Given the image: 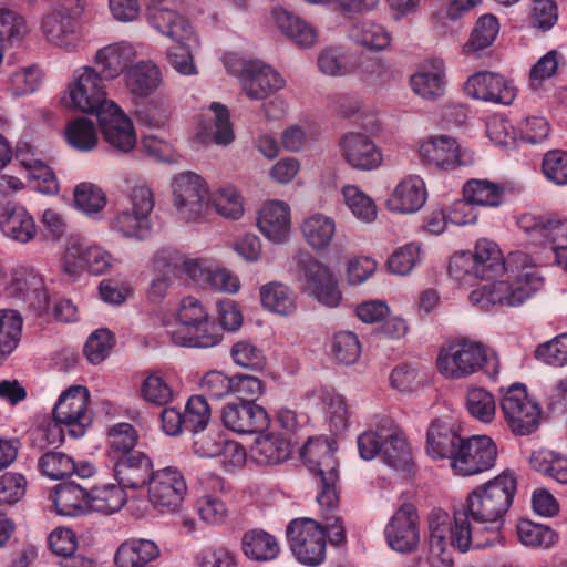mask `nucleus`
<instances>
[{
	"label": "nucleus",
	"instance_id": "1",
	"mask_svg": "<svg viewBox=\"0 0 567 567\" xmlns=\"http://www.w3.org/2000/svg\"><path fill=\"white\" fill-rule=\"evenodd\" d=\"M516 493V480L502 473L468 493L454 509V539L461 553L486 548L503 540L502 528Z\"/></svg>",
	"mask_w": 567,
	"mask_h": 567
},
{
	"label": "nucleus",
	"instance_id": "2",
	"mask_svg": "<svg viewBox=\"0 0 567 567\" xmlns=\"http://www.w3.org/2000/svg\"><path fill=\"white\" fill-rule=\"evenodd\" d=\"M506 271V279L473 290L470 293V301L484 310L516 308L543 287V277L536 270L533 258L524 251L508 255Z\"/></svg>",
	"mask_w": 567,
	"mask_h": 567
},
{
	"label": "nucleus",
	"instance_id": "3",
	"mask_svg": "<svg viewBox=\"0 0 567 567\" xmlns=\"http://www.w3.org/2000/svg\"><path fill=\"white\" fill-rule=\"evenodd\" d=\"M436 367L439 372L450 380L464 379L480 371L495 379L499 373V359L485 344L463 339L441 349Z\"/></svg>",
	"mask_w": 567,
	"mask_h": 567
},
{
	"label": "nucleus",
	"instance_id": "4",
	"mask_svg": "<svg viewBox=\"0 0 567 567\" xmlns=\"http://www.w3.org/2000/svg\"><path fill=\"white\" fill-rule=\"evenodd\" d=\"M177 322L168 333L172 341L181 347L212 348L220 337L215 333L204 305L195 297H184L176 310Z\"/></svg>",
	"mask_w": 567,
	"mask_h": 567
},
{
	"label": "nucleus",
	"instance_id": "5",
	"mask_svg": "<svg viewBox=\"0 0 567 567\" xmlns=\"http://www.w3.org/2000/svg\"><path fill=\"white\" fill-rule=\"evenodd\" d=\"M507 270V260L494 241L477 240L474 251L455 254L449 265L453 279L470 284L474 279H491Z\"/></svg>",
	"mask_w": 567,
	"mask_h": 567
},
{
	"label": "nucleus",
	"instance_id": "6",
	"mask_svg": "<svg viewBox=\"0 0 567 567\" xmlns=\"http://www.w3.org/2000/svg\"><path fill=\"white\" fill-rule=\"evenodd\" d=\"M100 75L91 65L76 68L61 96V103L65 107L96 115L115 107V103L107 99L104 80Z\"/></svg>",
	"mask_w": 567,
	"mask_h": 567
},
{
	"label": "nucleus",
	"instance_id": "7",
	"mask_svg": "<svg viewBox=\"0 0 567 567\" xmlns=\"http://www.w3.org/2000/svg\"><path fill=\"white\" fill-rule=\"evenodd\" d=\"M299 271L301 289L322 306L336 308L342 293L338 280L330 268L310 252L300 250L293 256Z\"/></svg>",
	"mask_w": 567,
	"mask_h": 567
},
{
	"label": "nucleus",
	"instance_id": "8",
	"mask_svg": "<svg viewBox=\"0 0 567 567\" xmlns=\"http://www.w3.org/2000/svg\"><path fill=\"white\" fill-rule=\"evenodd\" d=\"M89 401L90 392L83 385H72L64 390L53 408L55 424L50 427V431L61 433L59 424L63 425L72 437L83 436L93 421Z\"/></svg>",
	"mask_w": 567,
	"mask_h": 567
},
{
	"label": "nucleus",
	"instance_id": "9",
	"mask_svg": "<svg viewBox=\"0 0 567 567\" xmlns=\"http://www.w3.org/2000/svg\"><path fill=\"white\" fill-rule=\"evenodd\" d=\"M287 540L296 559L306 566H318L326 557V533L308 517L292 519L286 529Z\"/></svg>",
	"mask_w": 567,
	"mask_h": 567
},
{
	"label": "nucleus",
	"instance_id": "10",
	"mask_svg": "<svg viewBox=\"0 0 567 567\" xmlns=\"http://www.w3.org/2000/svg\"><path fill=\"white\" fill-rule=\"evenodd\" d=\"M173 200L179 219L190 223L205 217L208 209V188L205 179L194 172L176 175L172 184Z\"/></svg>",
	"mask_w": 567,
	"mask_h": 567
},
{
	"label": "nucleus",
	"instance_id": "11",
	"mask_svg": "<svg viewBox=\"0 0 567 567\" xmlns=\"http://www.w3.org/2000/svg\"><path fill=\"white\" fill-rule=\"evenodd\" d=\"M501 411L515 435H528L539 425L540 408L528 396L522 383L512 384L501 399Z\"/></svg>",
	"mask_w": 567,
	"mask_h": 567
},
{
	"label": "nucleus",
	"instance_id": "12",
	"mask_svg": "<svg viewBox=\"0 0 567 567\" xmlns=\"http://www.w3.org/2000/svg\"><path fill=\"white\" fill-rule=\"evenodd\" d=\"M497 455V446L489 436L462 437L450 466L458 476H472L494 467Z\"/></svg>",
	"mask_w": 567,
	"mask_h": 567
},
{
	"label": "nucleus",
	"instance_id": "13",
	"mask_svg": "<svg viewBox=\"0 0 567 567\" xmlns=\"http://www.w3.org/2000/svg\"><path fill=\"white\" fill-rule=\"evenodd\" d=\"M113 265L112 255L99 245H85L79 239H72L68 244L61 261L62 271L71 278H75L82 270L92 275H102Z\"/></svg>",
	"mask_w": 567,
	"mask_h": 567
},
{
	"label": "nucleus",
	"instance_id": "14",
	"mask_svg": "<svg viewBox=\"0 0 567 567\" xmlns=\"http://www.w3.org/2000/svg\"><path fill=\"white\" fill-rule=\"evenodd\" d=\"M429 553L431 567H453L452 547L458 549L454 539L455 520L443 509H433L429 514Z\"/></svg>",
	"mask_w": 567,
	"mask_h": 567
},
{
	"label": "nucleus",
	"instance_id": "15",
	"mask_svg": "<svg viewBox=\"0 0 567 567\" xmlns=\"http://www.w3.org/2000/svg\"><path fill=\"white\" fill-rule=\"evenodd\" d=\"M148 485V497L156 509L163 513L179 509L187 486L184 475L176 467L167 466L154 472Z\"/></svg>",
	"mask_w": 567,
	"mask_h": 567
},
{
	"label": "nucleus",
	"instance_id": "16",
	"mask_svg": "<svg viewBox=\"0 0 567 567\" xmlns=\"http://www.w3.org/2000/svg\"><path fill=\"white\" fill-rule=\"evenodd\" d=\"M389 547L401 554H411L420 545L419 515L413 504L401 505L384 528Z\"/></svg>",
	"mask_w": 567,
	"mask_h": 567
},
{
	"label": "nucleus",
	"instance_id": "17",
	"mask_svg": "<svg viewBox=\"0 0 567 567\" xmlns=\"http://www.w3.org/2000/svg\"><path fill=\"white\" fill-rule=\"evenodd\" d=\"M308 453L310 457L323 456L322 462L307 466L318 478L320 491L317 502L322 509L332 511L339 504L337 482L339 480L338 461L334 457V450L331 444H320Z\"/></svg>",
	"mask_w": 567,
	"mask_h": 567
},
{
	"label": "nucleus",
	"instance_id": "18",
	"mask_svg": "<svg viewBox=\"0 0 567 567\" xmlns=\"http://www.w3.org/2000/svg\"><path fill=\"white\" fill-rule=\"evenodd\" d=\"M97 118L103 140L112 151L127 154L135 148L137 135L133 122L116 104Z\"/></svg>",
	"mask_w": 567,
	"mask_h": 567
},
{
	"label": "nucleus",
	"instance_id": "19",
	"mask_svg": "<svg viewBox=\"0 0 567 567\" xmlns=\"http://www.w3.org/2000/svg\"><path fill=\"white\" fill-rule=\"evenodd\" d=\"M421 158L441 169H453L472 163V155L447 135L432 136L420 145Z\"/></svg>",
	"mask_w": 567,
	"mask_h": 567
},
{
	"label": "nucleus",
	"instance_id": "20",
	"mask_svg": "<svg viewBox=\"0 0 567 567\" xmlns=\"http://www.w3.org/2000/svg\"><path fill=\"white\" fill-rule=\"evenodd\" d=\"M342 158L354 169L372 171L383 162L381 150L365 134L350 132L339 141Z\"/></svg>",
	"mask_w": 567,
	"mask_h": 567
},
{
	"label": "nucleus",
	"instance_id": "21",
	"mask_svg": "<svg viewBox=\"0 0 567 567\" xmlns=\"http://www.w3.org/2000/svg\"><path fill=\"white\" fill-rule=\"evenodd\" d=\"M520 227L532 234V238L555 244L559 238L567 236L566 221L553 216H524L519 220ZM555 261L567 271V246L553 245L550 247Z\"/></svg>",
	"mask_w": 567,
	"mask_h": 567
},
{
	"label": "nucleus",
	"instance_id": "22",
	"mask_svg": "<svg viewBox=\"0 0 567 567\" xmlns=\"http://www.w3.org/2000/svg\"><path fill=\"white\" fill-rule=\"evenodd\" d=\"M40 30L48 43L66 51H74L82 41L78 19L63 12L48 11L41 19Z\"/></svg>",
	"mask_w": 567,
	"mask_h": 567
},
{
	"label": "nucleus",
	"instance_id": "23",
	"mask_svg": "<svg viewBox=\"0 0 567 567\" xmlns=\"http://www.w3.org/2000/svg\"><path fill=\"white\" fill-rule=\"evenodd\" d=\"M467 95L485 102L509 105L516 97V87L504 76L493 72H480L468 78Z\"/></svg>",
	"mask_w": 567,
	"mask_h": 567
},
{
	"label": "nucleus",
	"instance_id": "24",
	"mask_svg": "<svg viewBox=\"0 0 567 567\" xmlns=\"http://www.w3.org/2000/svg\"><path fill=\"white\" fill-rule=\"evenodd\" d=\"M240 82L244 92L251 100H264L281 90L286 84L279 72L259 61L245 64Z\"/></svg>",
	"mask_w": 567,
	"mask_h": 567
},
{
	"label": "nucleus",
	"instance_id": "25",
	"mask_svg": "<svg viewBox=\"0 0 567 567\" xmlns=\"http://www.w3.org/2000/svg\"><path fill=\"white\" fill-rule=\"evenodd\" d=\"M136 55L137 52L132 43L127 41L113 42L95 52L92 66L104 81H112L127 71Z\"/></svg>",
	"mask_w": 567,
	"mask_h": 567
},
{
	"label": "nucleus",
	"instance_id": "26",
	"mask_svg": "<svg viewBox=\"0 0 567 567\" xmlns=\"http://www.w3.org/2000/svg\"><path fill=\"white\" fill-rule=\"evenodd\" d=\"M224 425L237 433H258L269 424L266 410L252 401L227 403L221 414Z\"/></svg>",
	"mask_w": 567,
	"mask_h": 567
},
{
	"label": "nucleus",
	"instance_id": "27",
	"mask_svg": "<svg viewBox=\"0 0 567 567\" xmlns=\"http://www.w3.org/2000/svg\"><path fill=\"white\" fill-rule=\"evenodd\" d=\"M257 227L271 243H286L291 231V213L289 205L282 200H269L265 203L258 213Z\"/></svg>",
	"mask_w": 567,
	"mask_h": 567
},
{
	"label": "nucleus",
	"instance_id": "28",
	"mask_svg": "<svg viewBox=\"0 0 567 567\" xmlns=\"http://www.w3.org/2000/svg\"><path fill=\"white\" fill-rule=\"evenodd\" d=\"M427 192L424 181L419 175L403 177L391 193L386 207L400 214H413L425 204Z\"/></svg>",
	"mask_w": 567,
	"mask_h": 567
},
{
	"label": "nucleus",
	"instance_id": "29",
	"mask_svg": "<svg viewBox=\"0 0 567 567\" xmlns=\"http://www.w3.org/2000/svg\"><path fill=\"white\" fill-rule=\"evenodd\" d=\"M153 474L151 460L140 452L120 456L114 466V476L123 489L144 487Z\"/></svg>",
	"mask_w": 567,
	"mask_h": 567
},
{
	"label": "nucleus",
	"instance_id": "30",
	"mask_svg": "<svg viewBox=\"0 0 567 567\" xmlns=\"http://www.w3.org/2000/svg\"><path fill=\"white\" fill-rule=\"evenodd\" d=\"M125 86L133 97L146 99L163 83L159 68L151 60L131 64L124 75Z\"/></svg>",
	"mask_w": 567,
	"mask_h": 567
},
{
	"label": "nucleus",
	"instance_id": "31",
	"mask_svg": "<svg viewBox=\"0 0 567 567\" xmlns=\"http://www.w3.org/2000/svg\"><path fill=\"white\" fill-rule=\"evenodd\" d=\"M462 436L446 422L435 420L426 433V453L433 460H445L452 463Z\"/></svg>",
	"mask_w": 567,
	"mask_h": 567
},
{
	"label": "nucleus",
	"instance_id": "32",
	"mask_svg": "<svg viewBox=\"0 0 567 567\" xmlns=\"http://www.w3.org/2000/svg\"><path fill=\"white\" fill-rule=\"evenodd\" d=\"M2 234L18 243L27 244L37 235L33 217L22 206H6L0 213Z\"/></svg>",
	"mask_w": 567,
	"mask_h": 567
},
{
	"label": "nucleus",
	"instance_id": "33",
	"mask_svg": "<svg viewBox=\"0 0 567 567\" xmlns=\"http://www.w3.org/2000/svg\"><path fill=\"white\" fill-rule=\"evenodd\" d=\"M90 491L75 482H64L55 486L53 503L62 516L76 517L90 511Z\"/></svg>",
	"mask_w": 567,
	"mask_h": 567
},
{
	"label": "nucleus",
	"instance_id": "34",
	"mask_svg": "<svg viewBox=\"0 0 567 567\" xmlns=\"http://www.w3.org/2000/svg\"><path fill=\"white\" fill-rule=\"evenodd\" d=\"M159 555V547L154 540L130 538L118 546L114 563L117 567H145Z\"/></svg>",
	"mask_w": 567,
	"mask_h": 567
},
{
	"label": "nucleus",
	"instance_id": "35",
	"mask_svg": "<svg viewBox=\"0 0 567 567\" xmlns=\"http://www.w3.org/2000/svg\"><path fill=\"white\" fill-rule=\"evenodd\" d=\"M291 453L289 441L278 433H265L255 437L250 446V458L259 465H276Z\"/></svg>",
	"mask_w": 567,
	"mask_h": 567
},
{
	"label": "nucleus",
	"instance_id": "36",
	"mask_svg": "<svg viewBox=\"0 0 567 567\" xmlns=\"http://www.w3.org/2000/svg\"><path fill=\"white\" fill-rule=\"evenodd\" d=\"M385 443L382 460L395 471H406L412 463V453L405 434L392 420L383 431Z\"/></svg>",
	"mask_w": 567,
	"mask_h": 567
},
{
	"label": "nucleus",
	"instance_id": "37",
	"mask_svg": "<svg viewBox=\"0 0 567 567\" xmlns=\"http://www.w3.org/2000/svg\"><path fill=\"white\" fill-rule=\"evenodd\" d=\"M336 221L332 217L315 213L303 219L300 231L305 241L315 250H326L334 235Z\"/></svg>",
	"mask_w": 567,
	"mask_h": 567
},
{
	"label": "nucleus",
	"instance_id": "38",
	"mask_svg": "<svg viewBox=\"0 0 567 567\" xmlns=\"http://www.w3.org/2000/svg\"><path fill=\"white\" fill-rule=\"evenodd\" d=\"M413 92L424 100H436L445 92V71L442 60H435L431 68L411 76Z\"/></svg>",
	"mask_w": 567,
	"mask_h": 567
},
{
	"label": "nucleus",
	"instance_id": "39",
	"mask_svg": "<svg viewBox=\"0 0 567 567\" xmlns=\"http://www.w3.org/2000/svg\"><path fill=\"white\" fill-rule=\"evenodd\" d=\"M259 295L262 307L268 311L280 316H290L297 310L295 293L281 282L274 281L264 285Z\"/></svg>",
	"mask_w": 567,
	"mask_h": 567
},
{
	"label": "nucleus",
	"instance_id": "40",
	"mask_svg": "<svg viewBox=\"0 0 567 567\" xmlns=\"http://www.w3.org/2000/svg\"><path fill=\"white\" fill-rule=\"evenodd\" d=\"M22 328L23 318L18 310L0 309V364L19 346Z\"/></svg>",
	"mask_w": 567,
	"mask_h": 567
},
{
	"label": "nucleus",
	"instance_id": "41",
	"mask_svg": "<svg viewBox=\"0 0 567 567\" xmlns=\"http://www.w3.org/2000/svg\"><path fill=\"white\" fill-rule=\"evenodd\" d=\"M244 554L251 560L267 561L279 554V545L274 536L261 529L246 532L241 539Z\"/></svg>",
	"mask_w": 567,
	"mask_h": 567
},
{
	"label": "nucleus",
	"instance_id": "42",
	"mask_svg": "<svg viewBox=\"0 0 567 567\" xmlns=\"http://www.w3.org/2000/svg\"><path fill=\"white\" fill-rule=\"evenodd\" d=\"M68 145L79 152H90L97 146L99 135L93 121L78 117L69 121L64 128Z\"/></svg>",
	"mask_w": 567,
	"mask_h": 567
},
{
	"label": "nucleus",
	"instance_id": "43",
	"mask_svg": "<svg viewBox=\"0 0 567 567\" xmlns=\"http://www.w3.org/2000/svg\"><path fill=\"white\" fill-rule=\"evenodd\" d=\"M110 229L124 238L142 240L150 236L152 221L125 208L117 212L111 219Z\"/></svg>",
	"mask_w": 567,
	"mask_h": 567
},
{
	"label": "nucleus",
	"instance_id": "44",
	"mask_svg": "<svg viewBox=\"0 0 567 567\" xmlns=\"http://www.w3.org/2000/svg\"><path fill=\"white\" fill-rule=\"evenodd\" d=\"M274 17L285 34L297 44L310 47L315 43L317 35L313 28L292 12L284 8H277L274 10Z\"/></svg>",
	"mask_w": 567,
	"mask_h": 567
},
{
	"label": "nucleus",
	"instance_id": "45",
	"mask_svg": "<svg viewBox=\"0 0 567 567\" xmlns=\"http://www.w3.org/2000/svg\"><path fill=\"white\" fill-rule=\"evenodd\" d=\"M529 463L535 471L559 484H567V456L549 450H538L532 453Z\"/></svg>",
	"mask_w": 567,
	"mask_h": 567
},
{
	"label": "nucleus",
	"instance_id": "46",
	"mask_svg": "<svg viewBox=\"0 0 567 567\" xmlns=\"http://www.w3.org/2000/svg\"><path fill=\"white\" fill-rule=\"evenodd\" d=\"M208 204L226 219L238 220L244 215V200L239 192L230 185L221 186L208 197Z\"/></svg>",
	"mask_w": 567,
	"mask_h": 567
},
{
	"label": "nucleus",
	"instance_id": "47",
	"mask_svg": "<svg viewBox=\"0 0 567 567\" xmlns=\"http://www.w3.org/2000/svg\"><path fill=\"white\" fill-rule=\"evenodd\" d=\"M90 509L102 514L120 511L127 501L124 489L117 484L104 485L90 489Z\"/></svg>",
	"mask_w": 567,
	"mask_h": 567
},
{
	"label": "nucleus",
	"instance_id": "48",
	"mask_svg": "<svg viewBox=\"0 0 567 567\" xmlns=\"http://www.w3.org/2000/svg\"><path fill=\"white\" fill-rule=\"evenodd\" d=\"M463 196L473 205L496 207L503 202V189L487 179H472L464 185Z\"/></svg>",
	"mask_w": 567,
	"mask_h": 567
},
{
	"label": "nucleus",
	"instance_id": "49",
	"mask_svg": "<svg viewBox=\"0 0 567 567\" xmlns=\"http://www.w3.org/2000/svg\"><path fill=\"white\" fill-rule=\"evenodd\" d=\"M344 203L352 215L360 221L371 224L377 219L378 207L374 200L355 185L342 188Z\"/></svg>",
	"mask_w": 567,
	"mask_h": 567
},
{
	"label": "nucleus",
	"instance_id": "50",
	"mask_svg": "<svg viewBox=\"0 0 567 567\" xmlns=\"http://www.w3.org/2000/svg\"><path fill=\"white\" fill-rule=\"evenodd\" d=\"M141 398L153 405L164 406L174 398V391L159 371L145 375L140 388Z\"/></svg>",
	"mask_w": 567,
	"mask_h": 567
},
{
	"label": "nucleus",
	"instance_id": "51",
	"mask_svg": "<svg viewBox=\"0 0 567 567\" xmlns=\"http://www.w3.org/2000/svg\"><path fill=\"white\" fill-rule=\"evenodd\" d=\"M27 32V23L22 16L11 10L0 9V65L7 45L22 40Z\"/></svg>",
	"mask_w": 567,
	"mask_h": 567
},
{
	"label": "nucleus",
	"instance_id": "52",
	"mask_svg": "<svg viewBox=\"0 0 567 567\" xmlns=\"http://www.w3.org/2000/svg\"><path fill=\"white\" fill-rule=\"evenodd\" d=\"M517 536L523 545L542 548L551 547L558 539L554 529L528 519L517 524Z\"/></svg>",
	"mask_w": 567,
	"mask_h": 567
},
{
	"label": "nucleus",
	"instance_id": "53",
	"mask_svg": "<svg viewBox=\"0 0 567 567\" xmlns=\"http://www.w3.org/2000/svg\"><path fill=\"white\" fill-rule=\"evenodd\" d=\"M351 39L371 50H383L390 43V35L386 30L372 21L355 23L350 31Z\"/></svg>",
	"mask_w": 567,
	"mask_h": 567
},
{
	"label": "nucleus",
	"instance_id": "54",
	"mask_svg": "<svg viewBox=\"0 0 567 567\" xmlns=\"http://www.w3.org/2000/svg\"><path fill=\"white\" fill-rule=\"evenodd\" d=\"M465 404L468 413L481 422L489 423L495 417V399L493 394L484 388L474 386L468 389Z\"/></svg>",
	"mask_w": 567,
	"mask_h": 567
},
{
	"label": "nucleus",
	"instance_id": "55",
	"mask_svg": "<svg viewBox=\"0 0 567 567\" xmlns=\"http://www.w3.org/2000/svg\"><path fill=\"white\" fill-rule=\"evenodd\" d=\"M499 30L497 19L492 14L481 17L473 29L468 41L463 45V52L468 54L489 47Z\"/></svg>",
	"mask_w": 567,
	"mask_h": 567
},
{
	"label": "nucleus",
	"instance_id": "56",
	"mask_svg": "<svg viewBox=\"0 0 567 567\" xmlns=\"http://www.w3.org/2000/svg\"><path fill=\"white\" fill-rule=\"evenodd\" d=\"M318 68L329 76H344L354 71L351 56L340 49L329 48L318 56Z\"/></svg>",
	"mask_w": 567,
	"mask_h": 567
},
{
	"label": "nucleus",
	"instance_id": "57",
	"mask_svg": "<svg viewBox=\"0 0 567 567\" xmlns=\"http://www.w3.org/2000/svg\"><path fill=\"white\" fill-rule=\"evenodd\" d=\"M73 196L76 208L89 216L99 214L106 205L103 190L92 183L79 184Z\"/></svg>",
	"mask_w": 567,
	"mask_h": 567
},
{
	"label": "nucleus",
	"instance_id": "58",
	"mask_svg": "<svg viewBox=\"0 0 567 567\" xmlns=\"http://www.w3.org/2000/svg\"><path fill=\"white\" fill-rule=\"evenodd\" d=\"M41 473L52 480H62L73 474L75 462L63 452H47L38 461Z\"/></svg>",
	"mask_w": 567,
	"mask_h": 567
},
{
	"label": "nucleus",
	"instance_id": "59",
	"mask_svg": "<svg viewBox=\"0 0 567 567\" xmlns=\"http://www.w3.org/2000/svg\"><path fill=\"white\" fill-rule=\"evenodd\" d=\"M186 431L196 433L204 431L212 416L210 406L204 395L190 396L183 412Z\"/></svg>",
	"mask_w": 567,
	"mask_h": 567
},
{
	"label": "nucleus",
	"instance_id": "60",
	"mask_svg": "<svg viewBox=\"0 0 567 567\" xmlns=\"http://www.w3.org/2000/svg\"><path fill=\"white\" fill-rule=\"evenodd\" d=\"M331 352L337 361L344 364L357 362L361 354L358 337L350 331L337 332L331 344Z\"/></svg>",
	"mask_w": 567,
	"mask_h": 567
},
{
	"label": "nucleus",
	"instance_id": "61",
	"mask_svg": "<svg viewBox=\"0 0 567 567\" xmlns=\"http://www.w3.org/2000/svg\"><path fill=\"white\" fill-rule=\"evenodd\" d=\"M205 116L214 121L215 132L213 135L216 144L228 145L234 141L235 134L229 121V112L225 105L217 102L212 103Z\"/></svg>",
	"mask_w": 567,
	"mask_h": 567
},
{
	"label": "nucleus",
	"instance_id": "62",
	"mask_svg": "<svg viewBox=\"0 0 567 567\" xmlns=\"http://www.w3.org/2000/svg\"><path fill=\"white\" fill-rule=\"evenodd\" d=\"M421 248L414 243L398 248L388 260V268L394 275L406 276L420 261Z\"/></svg>",
	"mask_w": 567,
	"mask_h": 567
},
{
	"label": "nucleus",
	"instance_id": "63",
	"mask_svg": "<svg viewBox=\"0 0 567 567\" xmlns=\"http://www.w3.org/2000/svg\"><path fill=\"white\" fill-rule=\"evenodd\" d=\"M535 357L542 362L553 367L567 364V333L539 344L535 350Z\"/></svg>",
	"mask_w": 567,
	"mask_h": 567
},
{
	"label": "nucleus",
	"instance_id": "64",
	"mask_svg": "<svg viewBox=\"0 0 567 567\" xmlns=\"http://www.w3.org/2000/svg\"><path fill=\"white\" fill-rule=\"evenodd\" d=\"M542 169L545 177L559 186H567V152L553 150L544 155Z\"/></svg>",
	"mask_w": 567,
	"mask_h": 567
}]
</instances>
